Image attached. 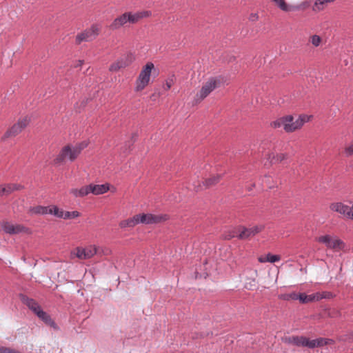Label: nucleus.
I'll list each match as a JSON object with an SVG mask.
<instances>
[{
	"instance_id": "nucleus-24",
	"label": "nucleus",
	"mask_w": 353,
	"mask_h": 353,
	"mask_svg": "<svg viewBox=\"0 0 353 353\" xmlns=\"http://www.w3.org/2000/svg\"><path fill=\"white\" fill-rule=\"evenodd\" d=\"M36 314L47 325L51 326H54L55 325L54 321L51 319L50 316L46 312L43 311L41 308L36 313Z\"/></svg>"
},
{
	"instance_id": "nucleus-42",
	"label": "nucleus",
	"mask_w": 353,
	"mask_h": 353,
	"mask_svg": "<svg viewBox=\"0 0 353 353\" xmlns=\"http://www.w3.org/2000/svg\"><path fill=\"white\" fill-rule=\"evenodd\" d=\"M0 353H6V347H0Z\"/></svg>"
},
{
	"instance_id": "nucleus-38",
	"label": "nucleus",
	"mask_w": 353,
	"mask_h": 353,
	"mask_svg": "<svg viewBox=\"0 0 353 353\" xmlns=\"http://www.w3.org/2000/svg\"><path fill=\"white\" fill-rule=\"evenodd\" d=\"M345 153L347 157L353 154V141L345 148Z\"/></svg>"
},
{
	"instance_id": "nucleus-36",
	"label": "nucleus",
	"mask_w": 353,
	"mask_h": 353,
	"mask_svg": "<svg viewBox=\"0 0 353 353\" xmlns=\"http://www.w3.org/2000/svg\"><path fill=\"white\" fill-rule=\"evenodd\" d=\"M310 4L307 1H303L298 6H293L294 11L302 10H304L309 7Z\"/></svg>"
},
{
	"instance_id": "nucleus-33",
	"label": "nucleus",
	"mask_w": 353,
	"mask_h": 353,
	"mask_svg": "<svg viewBox=\"0 0 353 353\" xmlns=\"http://www.w3.org/2000/svg\"><path fill=\"white\" fill-rule=\"evenodd\" d=\"M239 234V229L238 230H232V231H230L228 233L224 234V239L229 240V239H232L234 237H238Z\"/></svg>"
},
{
	"instance_id": "nucleus-22",
	"label": "nucleus",
	"mask_w": 353,
	"mask_h": 353,
	"mask_svg": "<svg viewBox=\"0 0 353 353\" xmlns=\"http://www.w3.org/2000/svg\"><path fill=\"white\" fill-rule=\"evenodd\" d=\"M49 206L36 205L29 209L30 214L45 215L48 214Z\"/></svg>"
},
{
	"instance_id": "nucleus-15",
	"label": "nucleus",
	"mask_w": 353,
	"mask_h": 353,
	"mask_svg": "<svg viewBox=\"0 0 353 353\" xmlns=\"http://www.w3.org/2000/svg\"><path fill=\"white\" fill-rule=\"evenodd\" d=\"M334 343V341L330 339L318 338L316 339L310 340L307 338V347L309 348H314L323 347L326 345H331Z\"/></svg>"
},
{
	"instance_id": "nucleus-39",
	"label": "nucleus",
	"mask_w": 353,
	"mask_h": 353,
	"mask_svg": "<svg viewBox=\"0 0 353 353\" xmlns=\"http://www.w3.org/2000/svg\"><path fill=\"white\" fill-rule=\"evenodd\" d=\"M99 250L101 252V254H99V256L108 255L111 252V251L108 248H99Z\"/></svg>"
},
{
	"instance_id": "nucleus-17",
	"label": "nucleus",
	"mask_w": 353,
	"mask_h": 353,
	"mask_svg": "<svg viewBox=\"0 0 353 353\" xmlns=\"http://www.w3.org/2000/svg\"><path fill=\"white\" fill-rule=\"evenodd\" d=\"M284 342L289 344H293L299 347H307V338L305 336H290L285 337Z\"/></svg>"
},
{
	"instance_id": "nucleus-14",
	"label": "nucleus",
	"mask_w": 353,
	"mask_h": 353,
	"mask_svg": "<svg viewBox=\"0 0 353 353\" xmlns=\"http://www.w3.org/2000/svg\"><path fill=\"white\" fill-rule=\"evenodd\" d=\"M143 224H157L163 223L169 219L167 214H141Z\"/></svg>"
},
{
	"instance_id": "nucleus-6",
	"label": "nucleus",
	"mask_w": 353,
	"mask_h": 353,
	"mask_svg": "<svg viewBox=\"0 0 353 353\" xmlns=\"http://www.w3.org/2000/svg\"><path fill=\"white\" fill-rule=\"evenodd\" d=\"M99 247L95 245H88L85 247L79 246L71 252V258L77 257L80 260L92 259L96 254H100Z\"/></svg>"
},
{
	"instance_id": "nucleus-10",
	"label": "nucleus",
	"mask_w": 353,
	"mask_h": 353,
	"mask_svg": "<svg viewBox=\"0 0 353 353\" xmlns=\"http://www.w3.org/2000/svg\"><path fill=\"white\" fill-rule=\"evenodd\" d=\"M264 228L263 225H257L249 228L241 227L239 228V234L238 238L239 239H248L262 232Z\"/></svg>"
},
{
	"instance_id": "nucleus-30",
	"label": "nucleus",
	"mask_w": 353,
	"mask_h": 353,
	"mask_svg": "<svg viewBox=\"0 0 353 353\" xmlns=\"http://www.w3.org/2000/svg\"><path fill=\"white\" fill-rule=\"evenodd\" d=\"M129 223V228H133L137 224L142 223L141 214H138L132 216V218L128 219Z\"/></svg>"
},
{
	"instance_id": "nucleus-9",
	"label": "nucleus",
	"mask_w": 353,
	"mask_h": 353,
	"mask_svg": "<svg viewBox=\"0 0 353 353\" xmlns=\"http://www.w3.org/2000/svg\"><path fill=\"white\" fill-rule=\"evenodd\" d=\"M101 27L98 24H92L90 28L78 34L76 37L77 43L83 41H91L97 38L101 32Z\"/></svg>"
},
{
	"instance_id": "nucleus-16",
	"label": "nucleus",
	"mask_w": 353,
	"mask_h": 353,
	"mask_svg": "<svg viewBox=\"0 0 353 353\" xmlns=\"http://www.w3.org/2000/svg\"><path fill=\"white\" fill-rule=\"evenodd\" d=\"M22 188V185L17 183H9L0 185V196L9 195L13 192L20 190Z\"/></svg>"
},
{
	"instance_id": "nucleus-27",
	"label": "nucleus",
	"mask_w": 353,
	"mask_h": 353,
	"mask_svg": "<svg viewBox=\"0 0 353 353\" xmlns=\"http://www.w3.org/2000/svg\"><path fill=\"white\" fill-rule=\"evenodd\" d=\"M272 1L283 11H294L293 6L288 5L285 0H272Z\"/></svg>"
},
{
	"instance_id": "nucleus-28",
	"label": "nucleus",
	"mask_w": 353,
	"mask_h": 353,
	"mask_svg": "<svg viewBox=\"0 0 353 353\" xmlns=\"http://www.w3.org/2000/svg\"><path fill=\"white\" fill-rule=\"evenodd\" d=\"M221 179V175L217 174L216 176H212L203 182V186L205 188H210L219 182Z\"/></svg>"
},
{
	"instance_id": "nucleus-29",
	"label": "nucleus",
	"mask_w": 353,
	"mask_h": 353,
	"mask_svg": "<svg viewBox=\"0 0 353 353\" xmlns=\"http://www.w3.org/2000/svg\"><path fill=\"white\" fill-rule=\"evenodd\" d=\"M64 213L65 211H63L61 209H59L56 205H49V210L48 214H53L54 216L59 217V218H64Z\"/></svg>"
},
{
	"instance_id": "nucleus-35",
	"label": "nucleus",
	"mask_w": 353,
	"mask_h": 353,
	"mask_svg": "<svg viewBox=\"0 0 353 353\" xmlns=\"http://www.w3.org/2000/svg\"><path fill=\"white\" fill-rule=\"evenodd\" d=\"M79 215H80V214L77 211L65 212L63 219H74V218L79 216Z\"/></svg>"
},
{
	"instance_id": "nucleus-11",
	"label": "nucleus",
	"mask_w": 353,
	"mask_h": 353,
	"mask_svg": "<svg viewBox=\"0 0 353 353\" xmlns=\"http://www.w3.org/2000/svg\"><path fill=\"white\" fill-rule=\"evenodd\" d=\"M330 209L347 219L353 220V205L349 206L342 203H334L331 204Z\"/></svg>"
},
{
	"instance_id": "nucleus-2",
	"label": "nucleus",
	"mask_w": 353,
	"mask_h": 353,
	"mask_svg": "<svg viewBox=\"0 0 353 353\" xmlns=\"http://www.w3.org/2000/svg\"><path fill=\"white\" fill-rule=\"evenodd\" d=\"M86 146L87 143L85 142H81L74 145L70 144L65 145L54 158V163L55 165H61L67 160L71 162L74 161Z\"/></svg>"
},
{
	"instance_id": "nucleus-5",
	"label": "nucleus",
	"mask_w": 353,
	"mask_h": 353,
	"mask_svg": "<svg viewBox=\"0 0 353 353\" xmlns=\"http://www.w3.org/2000/svg\"><path fill=\"white\" fill-rule=\"evenodd\" d=\"M154 65L152 62H148L141 69L135 82L136 92H141L144 90L149 84L152 70Z\"/></svg>"
},
{
	"instance_id": "nucleus-23",
	"label": "nucleus",
	"mask_w": 353,
	"mask_h": 353,
	"mask_svg": "<svg viewBox=\"0 0 353 353\" xmlns=\"http://www.w3.org/2000/svg\"><path fill=\"white\" fill-rule=\"evenodd\" d=\"M281 256L279 255H273L270 253H268L265 256H262L259 258V261L260 263H275L280 261Z\"/></svg>"
},
{
	"instance_id": "nucleus-40",
	"label": "nucleus",
	"mask_w": 353,
	"mask_h": 353,
	"mask_svg": "<svg viewBox=\"0 0 353 353\" xmlns=\"http://www.w3.org/2000/svg\"><path fill=\"white\" fill-rule=\"evenodd\" d=\"M119 226L121 228H129V223L128 219L123 220L119 223Z\"/></svg>"
},
{
	"instance_id": "nucleus-32",
	"label": "nucleus",
	"mask_w": 353,
	"mask_h": 353,
	"mask_svg": "<svg viewBox=\"0 0 353 353\" xmlns=\"http://www.w3.org/2000/svg\"><path fill=\"white\" fill-rule=\"evenodd\" d=\"M30 118L28 116L23 117L19 119L17 123L23 130L30 123Z\"/></svg>"
},
{
	"instance_id": "nucleus-1",
	"label": "nucleus",
	"mask_w": 353,
	"mask_h": 353,
	"mask_svg": "<svg viewBox=\"0 0 353 353\" xmlns=\"http://www.w3.org/2000/svg\"><path fill=\"white\" fill-rule=\"evenodd\" d=\"M310 116L306 114H301L297 117L292 115H288L280 117L276 120L270 123V126L273 128H283L286 132H293L299 130L306 122H308Z\"/></svg>"
},
{
	"instance_id": "nucleus-7",
	"label": "nucleus",
	"mask_w": 353,
	"mask_h": 353,
	"mask_svg": "<svg viewBox=\"0 0 353 353\" xmlns=\"http://www.w3.org/2000/svg\"><path fill=\"white\" fill-rule=\"evenodd\" d=\"M316 241L324 244L328 249L339 252L345 248V243L339 238L329 234L322 235L316 238Z\"/></svg>"
},
{
	"instance_id": "nucleus-41",
	"label": "nucleus",
	"mask_w": 353,
	"mask_h": 353,
	"mask_svg": "<svg viewBox=\"0 0 353 353\" xmlns=\"http://www.w3.org/2000/svg\"><path fill=\"white\" fill-rule=\"evenodd\" d=\"M203 186H202L201 185H200V184H199L198 185H195V187H194V190H195L196 191H197V192H198V191H200V190H203Z\"/></svg>"
},
{
	"instance_id": "nucleus-18",
	"label": "nucleus",
	"mask_w": 353,
	"mask_h": 353,
	"mask_svg": "<svg viewBox=\"0 0 353 353\" xmlns=\"http://www.w3.org/2000/svg\"><path fill=\"white\" fill-rule=\"evenodd\" d=\"M89 185L90 188V193L95 195L104 194L110 190V186L108 183L102 185L90 184Z\"/></svg>"
},
{
	"instance_id": "nucleus-8",
	"label": "nucleus",
	"mask_w": 353,
	"mask_h": 353,
	"mask_svg": "<svg viewBox=\"0 0 353 353\" xmlns=\"http://www.w3.org/2000/svg\"><path fill=\"white\" fill-rule=\"evenodd\" d=\"M136 59V56L133 52H129L121 56L116 61L113 62L109 68L110 72H117L120 69L125 68L130 65Z\"/></svg>"
},
{
	"instance_id": "nucleus-31",
	"label": "nucleus",
	"mask_w": 353,
	"mask_h": 353,
	"mask_svg": "<svg viewBox=\"0 0 353 353\" xmlns=\"http://www.w3.org/2000/svg\"><path fill=\"white\" fill-rule=\"evenodd\" d=\"M308 41H309V43H310L312 45V46H314L315 48L319 47L322 43L321 37L317 34L311 35L309 37Z\"/></svg>"
},
{
	"instance_id": "nucleus-21",
	"label": "nucleus",
	"mask_w": 353,
	"mask_h": 353,
	"mask_svg": "<svg viewBox=\"0 0 353 353\" xmlns=\"http://www.w3.org/2000/svg\"><path fill=\"white\" fill-rule=\"evenodd\" d=\"M23 130L21 127L18 125V123L14 124L10 129H8L6 132L3 136L2 139H6L12 137H15L21 132Z\"/></svg>"
},
{
	"instance_id": "nucleus-19",
	"label": "nucleus",
	"mask_w": 353,
	"mask_h": 353,
	"mask_svg": "<svg viewBox=\"0 0 353 353\" xmlns=\"http://www.w3.org/2000/svg\"><path fill=\"white\" fill-rule=\"evenodd\" d=\"M21 301L26 304L28 308L31 310L34 314H36L41 309L40 305L36 301L26 296H21Z\"/></svg>"
},
{
	"instance_id": "nucleus-20",
	"label": "nucleus",
	"mask_w": 353,
	"mask_h": 353,
	"mask_svg": "<svg viewBox=\"0 0 353 353\" xmlns=\"http://www.w3.org/2000/svg\"><path fill=\"white\" fill-rule=\"evenodd\" d=\"M90 185L83 186L79 189L72 188L70 190V193L74 197H83L90 193Z\"/></svg>"
},
{
	"instance_id": "nucleus-43",
	"label": "nucleus",
	"mask_w": 353,
	"mask_h": 353,
	"mask_svg": "<svg viewBox=\"0 0 353 353\" xmlns=\"http://www.w3.org/2000/svg\"><path fill=\"white\" fill-rule=\"evenodd\" d=\"M353 338V331L350 334V339Z\"/></svg>"
},
{
	"instance_id": "nucleus-13",
	"label": "nucleus",
	"mask_w": 353,
	"mask_h": 353,
	"mask_svg": "<svg viewBox=\"0 0 353 353\" xmlns=\"http://www.w3.org/2000/svg\"><path fill=\"white\" fill-rule=\"evenodd\" d=\"M3 231L9 234H17L21 233H30V230L20 224H13L10 222H4L2 224Z\"/></svg>"
},
{
	"instance_id": "nucleus-25",
	"label": "nucleus",
	"mask_w": 353,
	"mask_h": 353,
	"mask_svg": "<svg viewBox=\"0 0 353 353\" xmlns=\"http://www.w3.org/2000/svg\"><path fill=\"white\" fill-rule=\"evenodd\" d=\"M335 0H316L314 3L312 10L314 12L322 11L323 10H324L326 4H327L329 3H332Z\"/></svg>"
},
{
	"instance_id": "nucleus-44",
	"label": "nucleus",
	"mask_w": 353,
	"mask_h": 353,
	"mask_svg": "<svg viewBox=\"0 0 353 353\" xmlns=\"http://www.w3.org/2000/svg\"><path fill=\"white\" fill-rule=\"evenodd\" d=\"M79 63L78 65L81 66L82 65V63H83V61H79Z\"/></svg>"
},
{
	"instance_id": "nucleus-34",
	"label": "nucleus",
	"mask_w": 353,
	"mask_h": 353,
	"mask_svg": "<svg viewBox=\"0 0 353 353\" xmlns=\"http://www.w3.org/2000/svg\"><path fill=\"white\" fill-rule=\"evenodd\" d=\"M174 83V79L173 77H169L165 80V84L163 85V89L165 90H168L171 88V87Z\"/></svg>"
},
{
	"instance_id": "nucleus-26",
	"label": "nucleus",
	"mask_w": 353,
	"mask_h": 353,
	"mask_svg": "<svg viewBox=\"0 0 353 353\" xmlns=\"http://www.w3.org/2000/svg\"><path fill=\"white\" fill-rule=\"evenodd\" d=\"M287 158V154L284 153L274 154L272 152L268 154V159L270 160L272 163H276L281 162Z\"/></svg>"
},
{
	"instance_id": "nucleus-12",
	"label": "nucleus",
	"mask_w": 353,
	"mask_h": 353,
	"mask_svg": "<svg viewBox=\"0 0 353 353\" xmlns=\"http://www.w3.org/2000/svg\"><path fill=\"white\" fill-rule=\"evenodd\" d=\"M331 297V294L328 292H316L312 294L307 295L304 293H301L299 296V301L301 303H308L312 302L319 301L323 299H329Z\"/></svg>"
},
{
	"instance_id": "nucleus-3",
	"label": "nucleus",
	"mask_w": 353,
	"mask_h": 353,
	"mask_svg": "<svg viewBox=\"0 0 353 353\" xmlns=\"http://www.w3.org/2000/svg\"><path fill=\"white\" fill-rule=\"evenodd\" d=\"M152 14L150 11H142L135 13L131 12H124L123 14L116 17L110 25V29L117 30L121 27L127 26L128 23H136L140 19L150 17Z\"/></svg>"
},
{
	"instance_id": "nucleus-4",
	"label": "nucleus",
	"mask_w": 353,
	"mask_h": 353,
	"mask_svg": "<svg viewBox=\"0 0 353 353\" xmlns=\"http://www.w3.org/2000/svg\"><path fill=\"white\" fill-rule=\"evenodd\" d=\"M226 78L223 76H218L210 78L203 83L201 90L197 92L194 97V103L198 104L206 98L214 90L219 88L221 85L226 83Z\"/></svg>"
},
{
	"instance_id": "nucleus-37",
	"label": "nucleus",
	"mask_w": 353,
	"mask_h": 353,
	"mask_svg": "<svg viewBox=\"0 0 353 353\" xmlns=\"http://www.w3.org/2000/svg\"><path fill=\"white\" fill-rule=\"evenodd\" d=\"M300 294H297L296 292H292L288 294H286L284 297L285 300H299V301Z\"/></svg>"
}]
</instances>
